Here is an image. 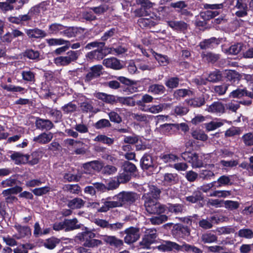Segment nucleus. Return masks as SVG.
<instances>
[{"instance_id": "1", "label": "nucleus", "mask_w": 253, "mask_h": 253, "mask_svg": "<svg viewBox=\"0 0 253 253\" xmlns=\"http://www.w3.org/2000/svg\"><path fill=\"white\" fill-rule=\"evenodd\" d=\"M145 192L142 196L147 212L150 214H160L166 211V207L157 202L160 190L156 186L146 184L143 187Z\"/></svg>"}, {"instance_id": "2", "label": "nucleus", "mask_w": 253, "mask_h": 253, "mask_svg": "<svg viewBox=\"0 0 253 253\" xmlns=\"http://www.w3.org/2000/svg\"><path fill=\"white\" fill-rule=\"evenodd\" d=\"M192 247V246L187 244L180 246L176 243L167 241H164L161 245L158 246V249L163 251H170L175 250L191 252Z\"/></svg>"}, {"instance_id": "3", "label": "nucleus", "mask_w": 253, "mask_h": 253, "mask_svg": "<svg viewBox=\"0 0 253 253\" xmlns=\"http://www.w3.org/2000/svg\"><path fill=\"white\" fill-rule=\"evenodd\" d=\"M136 194L133 192H122L113 197V200H118L121 207L125 204H131L137 199Z\"/></svg>"}, {"instance_id": "4", "label": "nucleus", "mask_w": 253, "mask_h": 253, "mask_svg": "<svg viewBox=\"0 0 253 253\" xmlns=\"http://www.w3.org/2000/svg\"><path fill=\"white\" fill-rule=\"evenodd\" d=\"M78 52L70 50L68 51L66 56H59L54 59V63L57 66H66L73 61L77 59Z\"/></svg>"}, {"instance_id": "5", "label": "nucleus", "mask_w": 253, "mask_h": 253, "mask_svg": "<svg viewBox=\"0 0 253 253\" xmlns=\"http://www.w3.org/2000/svg\"><path fill=\"white\" fill-rule=\"evenodd\" d=\"M182 158L192 164L193 168H199L203 166L202 157L196 153L186 152L181 155Z\"/></svg>"}, {"instance_id": "6", "label": "nucleus", "mask_w": 253, "mask_h": 253, "mask_svg": "<svg viewBox=\"0 0 253 253\" xmlns=\"http://www.w3.org/2000/svg\"><path fill=\"white\" fill-rule=\"evenodd\" d=\"M13 227L17 232L13 234V237L17 240L28 238L31 235V229L28 226H21L16 223Z\"/></svg>"}, {"instance_id": "7", "label": "nucleus", "mask_w": 253, "mask_h": 253, "mask_svg": "<svg viewBox=\"0 0 253 253\" xmlns=\"http://www.w3.org/2000/svg\"><path fill=\"white\" fill-rule=\"evenodd\" d=\"M126 234L124 238L126 243L130 244L136 241L139 238V230L134 227H130L125 231Z\"/></svg>"}, {"instance_id": "8", "label": "nucleus", "mask_w": 253, "mask_h": 253, "mask_svg": "<svg viewBox=\"0 0 253 253\" xmlns=\"http://www.w3.org/2000/svg\"><path fill=\"white\" fill-rule=\"evenodd\" d=\"M205 110L210 113L220 115L225 113V106L221 102L215 101L211 105H207Z\"/></svg>"}, {"instance_id": "9", "label": "nucleus", "mask_w": 253, "mask_h": 253, "mask_svg": "<svg viewBox=\"0 0 253 253\" xmlns=\"http://www.w3.org/2000/svg\"><path fill=\"white\" fill-rule=\"evenodd\" d=\"M100 238L106 244L115 248H120L123 245V240L117 238L114 236L103 235L100 236Z\"/></svg>"}, {"instance_id": "10", "label": "nucleus", "mask_w": 253, "mask_h": 253, "mask_svg": "<svg viewBox=\"0 0 253 253\" xmlns=\"http://www.w3.org/2000/svg\"><path fill=\"white\" fill-rule=\"evenodd\" d=\"M169 105L167 104L161 103L158 105L148 106L147 107L140 108V109L144 112H149L152 114H157L162 112Z\"/></svg>"}, {"instance_id": "11", "label": "nucleus", "mask_w": 253, "mask_h": 253, "mask_svg": "<svg viewBox=\"0 0 253 253\" xmlns=\"http://www.w3.org/2000/svg\"><path fill=\"white\" fill-rule=\"evenodd\" d=\"M10 158L17 165L26 164L29 161L30 156L20 152H14L10 155Z\"/></svg>"}, {"instance_id": "12", "label": "nucleus", "mask_w": 253, "mask_h": 253, "mask_svg": "<svg viewBox=\"0 0 253 253\" xmlns=\"http://www.w3.org/2000/svg\"><path fill=\"white\" fill-rule=\"evenodd\" d=\"M103 64L106 67L114 70H120L123 68V65L121 64L120 61L115 57L104 59Z\"/></svg>"}, {"instance_id": "13", "label": "nucleus", "mask_w": 253, "mask_h": 253, "mask_svg": "<svg viewBox=\"0 0 253 253\" xmlns=\"http://www.w3.org/2000/svg\"><path fill=\"white\" fill-rule=\"evenodd\" d=\"M25 32L29 38H42L46 36V33L44 31L37 28L30 29H25Z\"/></svg>"}, {"instance_id": "14", "label": "nucleus", "mask_w": 253, "mask_h": 253, "mask_svg": "<svg viewBox=\"0 0 253 253\" xmlns=\"http://www.w3.org/2000/svg\"><path fill=\"white\" fill-rule=\"evenodd\" d=\"M35 124L37 128L41 130H49L54 126L50 120L40 118L36 120Z\"/></svg>"}, {"instance_id": "15", "label": "nucleus", "mask_w": 253, "mask_h": 253, "mask_svg": "<svg viewBox=\"0 0 253 253\" xmlns=\"http://www.w3.org/2000/svg\"><path fill=\"white\" fill-rule=\"evenodd\" d=\"M53 138V134L51 132H43L35 137L33 141L42 144H46L49 142Z\"/></svg>"}, {"instance_id": "16", "label": "nucleus", "mask_w": 253, "mask_h": 253, "mask_svg": "<svg viewBox=\"0 0 253 253\" xmlns=\"http://www.w3.org/2000/svg\"><path fill=\"white\" fill-rule=\"evenodd\" d=\"M139 3L141 4L140 8V16H145L149 15L150 11L148 9L153 6V3L148 0H138Z\"/></svg>"}, {"instance_id": "17", "label": "nucleus", "mask_w": 253, "mask_h": 253, "mask_svg": "<svg viewBox=\"0 0 253 253\" xmlns=\"http://www.w3.org/2000/svg\"><path fill=\"white\" fill-rule=\"evenodd\" d=\"M235 7L239 10L236 12L238 17H243L247 14V4L243 0H238Z\"/></svg>"}, {"instance_id": "18", "label": "nucleus", "mask_w": 253, "mask_h": 253, "mask_svg": "<svg viewBox=\"0 0 253 253\" xmlns=\"http://www.w3.org/2000/svg\"><path fill=\"white\" fill-rule=\"evenodd\" d=\"M105 55L103 48H100L87 53L86 57L91 60H99L103 59Z\"/></svg>"}, {"instance_id": "19", "label": "nucleus", "mask_w": 253, "mask_h": 253, "mask_svg": "<svg viewBox=\"0 0 253 253\" xmlns=\"http://www.w3.org/2000/svg\"><path fill=\"white\" fill-rule=\"evenodd\" d=\"M95 236V234L93 232L86 231L79 233L76 236V239L80 241L84 242V243H86L91 241Z\"/></svg>"}, {"instance_id": "20", "label": "nucleus", "mask_w": 253, "mask_h": 253, "mask_svg": "<svg viewBox=\"0 0 253 253\" xmlns=\"http://www.w3.org/2000/svg\"><path fill=\"white\" fill-rule=\"evenodd\" d=\"M178 180L177 174L168 173L164 175L163 183L164 185H171L177 183Z\"/></svg>"}, {"instance_id": "21", "label": "nucleus", "mask_w": 253, "mask_h": 253, "mask_svg": "<svg viewBox=\"0 0 253 253\" xmlns=\"http://www.w3.org/2000/svg\"><path fill=\"white\" fill-rule=\"evenodd\" d=\"M168 23L169 26L175 30L184 31L187 28V24L183 21H170Z\"/></svg>"}, {"instance_id": "22", "label": "nucleus", "mask_w": 253, "mask_h": 253, "mask_svg": "<svg viewBox=\"0 0 253 253\" xmlns=\"http://www.w3.org/2000/svg\"><path fill=\"white\" fill-rule=\"evenodd\" d=\"M85 202L79 198H75L68 201L67 206L71 209H81L84 207Z\"/></svg>"}, {"instance_id": "23", "label": "nucleus", "mask_w": 253, "mask_h": 253, "mask_svg": "<svg viewBox=\"0 0 253 253\" xmlns=\"http://www.w3.org/2000/svg\"><path fill=\"white\" fill-rule=\"evenodd\" d=\"M165 90V87L163 85L153 84L149 86L148 92L154 95H158L164 93Z\"/></svg>"}, {"instance_id": "24", "label": "nucleus", "mask_w": 253, "mask_h": 253, "mask_svg": "<svg viewBox=\"0 0 253 253\" xmlns=\"http://www.w3.org/2000/svg\"><path fill=\"white\" fill-rule=\"evenodd\" d=\"M95 96L107 103L114 104L116 102L115 96L105 93L98 92L95 94Z\"/></svg>"}, {"instance_id": "25", "label": "nucleus", "mask_w": 253, "mask_h": 253, "mask_svg": "<svg viewBox=\"0 0 253 253\" xmlns=\"http://www.w3.org/2000/svg\"><path fill=\"white\" fill-rule=\"evenodd\" d=\"M187 104L192 107H200L205 103V98L203 97H195L186 100Z\"/></svg>"}, {"instance_id": "26", "label": "nucleus", "mask_w": 253, "mask_h": 253, "mask_svg": "<svg viewBox=\"0 0 253 253\" xmlns=\"http://www.w3.org/2000/svg\"><path fill=\"white\" fill-rule=\"evenodd\" d=\"M132 118L136 121L139 122H143L145 123H148L150 120H152L154 117L153 116L139 114V113H133L131 115Z\"/></svg>"}, {"instance_id": "27", "label": "nucleus", "mask_w": 253, "mask_h": 253, "mask_svg": "<svg viewBox=\"0 0 253 253\" xmlns=\"http://www.w3.org/2000/svg\"><path fill=\"white\" fill-rule=\"evenodd\" d=\"M201 57L205 61L211 63L216 62L219 58L218 54L206 52H203L201 53Z\"/></svg>"}, {"instance_id": "28", "label": "nucleus", "mask_w": 253, "mask_h": 253, "mask_svg": "<svg viewBox=\"0 0 253 253\" xmlns=\"http://www.w3.org/2000/svg\"><path fill=\"white\" fill-rule=\"evenodd\" d=\"M46 113L54 120L55 123L59 122L62 119V115L61 111L57 109L48 108L46 110Z\"/></svg>"}, {"instance_id": "29", "label": "nucleus", "mask_w": 253, "mask_h": 253, "mask_svg": "<svg viewBox=\"0 0 253 253\" xmlns=\"http://www.w3.org/2000/svg\"><path fill=\"white\" fill-rule=\"evenodd\" d=\"M203 197L202 193L199 190L194 191L192 195L186 196L185 199L187 202L191 203H195L199 201L202 200Z\"/></svg>"}, {"instance_id": "30", "label": "nucleus", "mask_w": 253, "mask_h": 253, "mask_svg": "<svg viewBox=\"0 0 253 253\" xmlns=\"http://www.w3.org/2000/svg\"><path fill=\"white\" fill-rule=\"evenodd\" d=\"M214 220L217 222V219L215 216H213L209 220L204 219L201 220L199 222V224L201 228L204 229H209L212 227V222Z\"/></svg>"}, {"instance_id": "31", "label": "nucleus", "mask_w": 253, "mask_h": 253, "mask_svg": "<svg viewBox=\"0 0 253 253\" xmlns=\"http://www.w3.org/2000/svg\"><path fill=\"white\" fill-rule=\"evenodd\" d=\"M122 110V109L116 108L114 111L108 113L110 121L116 123H120L122 122V118L118 112L121 113Z\"/></svg>"}, {"instance_id": "32", "label": "nucleus", "mask_w": 253, "mask_h": 253, "mask_svg": "<svg viewBox=\"0 0 253 253\" xmlns=\"http://www.w3.org/2000/svg\"><path fill=\"white\" fill-rule=\"evenodd\" d=\"M231 96L233 97H241L242 96H248L250 98H253V93L252 92L248 91L245 89H239L233 91L231 93Z\"/></svg>"}, {"instance_id": "33", "label": "nucleus", "mask_w": 253, "mask_h": 253, "mask_svg": "<svg viewBox=\"0 0 253 253\" xmlns=\"http://www.w3.org/2000/svg\"><path fill=\"white\" fill-rule=\"evenodd\" d=\"M217 44L218 42L216 39L215 38H212L201 42L199 45L201 49H206L213 47L215 44Z\"/></svg>"}, {"instance_id": "34", "label": "nucleus", "mask_w": 253, "mask_h": 253, "mask_svg": "<svg viewBox=\"0 0 253 253\" xmlns=\"http://www.w3.org/2000/svg\"><path fill=\"white\" fill-rule=\"evenodd\" d=\"M156 232V230L154 229H147L144 237L146 242L149 244L153 243L157 237Z\"/></svg>"}, {"instance_id": "35", "label": "nucleus", "mask_w": 253, "mask_h": 253, "mask_svg": "<svg viewBox=\"0 0 253 253\" xmlns=\"http://www.w3.org/2000/svg\"><path fill=\"white\" fill-rule=\"evenodd\" d=\"M141 165L143 169H148L153 166L152 157L147 154L144 155L141 160Z\"/></svg>"}, {"instance_id": "36", "label": "nucleus", "mask_w": 253, "mask_h": 253, "mask_svg": "<svg viewBox=\"0 0 253 253\" xmlns=\"http://www.w3.org/2000/svg\"><path fill=\"white\" fill-rule=\"evenodd\" d=\"M153 99L154 98L151 95L145 94L142 96L140 100L137 101L136 104L140 106V108L147 107L145 104L152 102Z\"/></svg>"}, {"instance_id": "37", "label": "nucleus", "mask_w": 253, "mask_h": 253, "mask_svg": "<svg viewBox=\"0 0 253 253\" xmlns=\"http://www.w3.org/2000/svg\"><path fill=\"white\" fill-rule=\"evenodd\" d=\"M59 239L52 237L46 240L43 243V246L47 249L52 250L53 249L57 244H59Z\"/></svg>"}, {"instance_id": "38", "label": "nucleus", "mask_w": 253, "mask_h": 253, "mask_svg": "<svg viewBox=\"0 0 253 253\" xmlns=\"http://www.w3.org/2000/svg\"><path fill=\"white\" fill-rule=\"evenodd\" d=\"M45 10L44 8L43 4H41L39 5H37L32 7L29 10L30 14L31 15L32 18L37 17L41 13L43 12Z\"/></svg>"}, {"instance_id": "39", "label": "nucleus", "mask_w": 253, "mask_h": 253, "mask_svg": "<svg viewBox=\"0 0 253 253\" xmlns=\"http://www.w3.org/2000/svg\"><path fill=\"white\" fill-rule=\"evenodd\" d=\"M217 239V237L210 232L205 233L201 236V240L205 243H211L216 241Z\"/></svg>"}, {"instance_id": "40", "label": "nucleus", "mask_w": 253, "mask_h": 253, "mask_svg": "<svg viewBox=\"0 0 253 253\" xmlns=\"http://www.w3.org/2000/svg\"><path fill=\"white\" fill-rule=\"evenodd\" d=\"M238 235L241 238L250 239L253 238V231L249 228H243L239 230Z\"/></svg>"}, {"instance_id": "41", "label": "nucleus", "mask_w": 253, "mask_h": 253, "mask_svg": "<svg viewBox=\"0 0 253 253\" xmlns=\"http://www.w3.org/2000/svg\"><path fill=\"white\" fill-rule=\"evenodd\" d=\"M168 217L165 214L152 217L149 219L150 221L153 225H159L168 220Z\"/></svg>"}, {"instance_id": "42", "label": "nucleus", "mask_w": 253, "mask_h": 253, "mask_svg": "<svg viewBox=\"0 0 253 253\" xmlns=\"http://www.w3.org/2000/svg\"><path fill=\"white\" fill-rule=\"evenodd\" d=\"M191 135L194 139L201 141H206L208 137V135L203 131L200 129L193 130L191 133Z\"/></svg>"}, {"instance_id": "43", "label": "nucleus", "mask_w": 253, "mask_h": 253, "mask_svg": "<svg viewBox=\"0 0 253 253\" xmlns=\"http://www.w3.org/2000/svg\"><path fill=\"white\" fill-rule=\"evenodd\" d=\"M216 182L215 188H219L222 186H225L231 184V179L230 176L222 175L220 176Z\"/></svg>"}, {"instance_id": "44", "label": "nucleus", "mask_w": 253, "mask_h": 253, "mask_svg": "<svg viewBox=\"0 0 253 253\" xmlns=\"http://www.w3.org/2000/svg\"><path fill=\"white\" fill-rule=\"evenodd\" d=\"M65 27L63 25L58 23H53L49 26V33L52 34L62 33Z\"/></svg>"}, {"instance_id": "45", "label": "nucleus", "mask_w": 253, "mask_h": 253, "mask_svg": "<svg viewBox=\"0 0 253 253\" xmlns=\"http://www.w3.org/2000/svg\"><path fill=\"white\" fill-rule=\"evenodd\" d=\"M224 122H225V120L223 122L211 121L210 123L205 124V128L209 131H212L222 126Z\"/></svg>"}, {"instance_id": "46", "label": "nucleus", "mask_w": 253, "mask_h": 253, "mask_svg": "<svg viewBox=\"0 0 253 253\" xmlns=\"http://www.w3.org/2000/svg\"><path fill=\"white\" fill-rule=\"evenodd\" d=\"M160 158L164 163H172L177 161L178 157L172 154H162L160 156Z\"/></svg>"}, {"instance_id": "47", "label": "nucleus", "mask_w": 253, "mask_h": 253, "mask_svg": "<svg viewBox=\"0 0 253 253\" xmlns=\"http://www.w3.org/2000/svg\"><path fill=\"white\" fill-rule=\"evenodd\" d=\"M168 210L169 211L174 213L175 214H178L182 213L183 211V206L180 204L169 205V207H166V210Z\"/></svg>"}, {"instance_id": "48", "label": "nucleus", "mask_w": 253, "mask_h": 253, "mask_svg": "<svg viewBox=\"0 0 253 253\" xmlns=\"http://www.w3.org/2000/svg\"><path fill=\"white\" fill-rule=\"evenodd\" d=\"M63 189L70 193L78 194L81 191L80 187L77 184H66Z\"/></svg>"}, {"instance_id": "49", "label": "nucleus", "mask_w": 253, "mask_h": 253, "mask_svg": "<svg viewBox=\"0 0 253 253\" xmlns=\"http://www.w3.org/2000/svg\"><path fill=\"white\" fill-rule=\"evenodd\" d=\"M189 111V109L185 106L181 105L176 106L173 109V114L176 116H183Z\"/></svg>"}, {"instance_id": "50", "label": "nucleus", "mask_w": 253, "mask_h": 253, "mask_svg": "<svg viewBox=\"0 0 253 253\" xmlns=\"http://www.w3.org/2000/svg\"><path fill=\"white\" fill-rule=\"evenodd\" d=\"M84 169L91 168L94 170L99 171L102 169V165L98 161H91L85 164L84 166Z\"/></svg>"}, {"instance_id": "51", "label": "nucleus", "mask_w": 253, "mask_h": 253, "mask_svg": "<svg viewBox=\"0 0 253 253\" xmlns=\"http://www.w3.org/2000/svg\"><path fill=\"white\" fill-rule=\"evenodd\" d=\"M24 56L30 59L39 60L40 53L39 51L37 50L29 49L25 51L24 53Z\"/></svg>"}, {"instance_id": "52", "label": "nucleus", "mask_w": 253, "mask_h": 253, "mask_svg": "<svg viewBox=\"0 0 253 253\" xmlns=\"http://www.w3.org/2000/svg\"><path fill=\"white\" fill-rule=\"evenodd\" d=\"M242 140L246 146L253 145V133L248 132L244 134L242 137Z\"/></svg>"}, {"instance_id": "53", "label": "nucleus", "mask_w": 253, "mask_h": 253, "mask_svg": "<svg viewBox=\"0 0 253 253\" xmlns=\"http://www.w3.org/2000/svg\"><path fill=\"white\" fill-rule=\"evenodd\" d=\"M192 94V92L187 89H179L175 90L173 95L175 98L178 99L181 97H184L186 95H190Z\"/></svg>"}, {"instance_id": "54", "label": "nucleus", "mask_w": 253, "mask_h": 253, "mask_svg": "<svg viewBox=\"0 0 253 253\" xmlns=\"http://www.w3.org/2000/svg\"><path fill=\"white\" fill-rule=\"evenodd\" d=\"M94 141L100 142L104 144L110 145L114 142V139L104 135H98L94 139Z\"/></svg>"}, {"instance_id": "55", "label": "nucleus", "mask_w": 253, "mask_h": 253, "mask_svg": "<svg viewBox=\"0 0 253 253\" xmlns=\"http://www.w3.org/2000/svg\"><path fill=\"white\" fill-rule=\"evenodd\" d=\"M243 48V44L241 43L231 45L228 50V52L230 54L236 55L239 53Z\"/></svg>"}, {"instance_id": "56", "label": "nucleus", "mask_w": 253, "mask_h": 253, "mask_svg": "<svg viewBox=\"0 0 253 253\" xmlns=\"http://www.w3.org/2000/svg\"><path fill=\"white\" fill-rule=\"evenodd\" d=\"M179 79L177 77H172L169 79L165 83L166 85L169 88L177 87L179 84Z\"/></svg>"}, {"instance_id": "57", "label": "nucleus", "mask_w": 253, "mask_h": 253, "mask_svg": "<svg viewBox=\"0 0 253 253\" xmlns=\"http://www.w3.org/2000/svg\"><path fill=\"white\" fill-rule=\"evenodd\" d=\"M153 55L155 59L158 61L160 65L165 66L168 63V60L166 56L158 54L155 52H153Z\"/></svg>"}, {"instance_id": "58", "label": "nucleus", "mask_w": 253, "mask_h": 253, "mask_svg": "<svg viewBox=\"0 0 253 253\" xmlns=\"http://www.w3.org/2000/svg\"><path fill=\"white\" fill-rule=\"evenodd\" d=\"M221 75L219 71H214L210 73L207 78L208 81L211 82H216L220 80Z\"/></svg>"}, {"instance_id": "59", "label": "nucleus", "mask_w": 253, "mask_h": 253, "mask_svg": "<svg viewBox=\"0 0 253 253\" xmlns=\"http://www.w3.org/2000/svg\"><path fill=\"white\" fill-rule=\"evenodd\" d=\"M47 43L50 46L63 45L67 43V41L62 39H50L46 40Z\"/></svg>"}, {"instance_id": "60", "label": "nucleus", "mask_w": 253, "mask_h": 253, "mask_svg": "<svg viewBox=\"0 0 253 253\" xmlns=\"http://www.w3.org/2000/svg\"><path fill=\"white\" fill-rule=\"evenodd\" d=\"M231 195L230 191L225 190H217L215 191L210 194L211 197H222L225 198Z\"/></svg>"}, {"instance_id": "61", "label": "nucleus", "mask_w": 253, "mask_h": 253, "mask_svg": "<svg viewBox=\"0 0 253 253\" xmlns=\"http://www.w3.org/2000/svg\"><path fill=\"white\" fill-rule=\"evenodd\" d=\"M22 79L28 82H33L35 80V74L31 71H23L21 73Z\"/></svg>"}, {"instance_id": "62", "label": "nucleus", "mask_w": 253, "mask_h": 253, "mask_svg": "<svg viewBox=\"0 0 253 253\" xmlns=\"http://www.w3.org/2000/svg\"><path fill=\"white\" fill-rule=\"evenodd\" d=\"M139 25L142 27L151 26L154 25L153 21L149 18H140L138 20Z\"/></svg>"}, {"instance_id": "63", "label": "nucleus", "mask_w": 253, "mask_h": 253, "mask_svg": "<svg viewBox=\"0 0 253 253\" xmlns=\"http://www.w3.org/2000/svg\"><path fill=\"white\" fill-rule=\"evenodd\" d=\"M220 165L225 168H232L237 166L238 162L237 160H232L230 161L221 160L220 162Z\"/></svg>"}, {"instance_id": "64", "label": "nucleus", "mask_w": 253, "mask_h": 253, "mask_svg": "<svg viewBox=\"0 0 253 253\" xmlns=\"http://www.w3.org/2000/svg\"><path fill=\"white\" fill-rule=\"evenodd\" d=\"M214 176V173L211 170L204 169L200 171L199 176L203 179L208 180Z\"/></svg>"}]
</instances>
